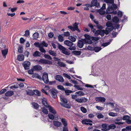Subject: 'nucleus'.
<instances>
[{
    "label": "nucleus",
    "instance_id": "nucleus-5",
    "mask_svg": "<svg viewBox=\"0 0 131 131\" xmlns=\"http://www.w3.org/2000/svg\"><path fill=\"white\" fill-rule=\"evenodd\" d=\"M38 63L40 64H52V61L43 59H40L39 60Z\"/></svg>",
    "mask_w": 131,
    "mask_h": 131
},
{
    "label": "nucleus",
    "instance_id": "nucleus-44",
    "mask_svg": "<svg viewBox=\"0 0 131 131\" xmlns=\"http://www.w3.org/2000/svg\"><path fill=\"white\" fill-rule=\"evenodd\" d=\"M98 11L99 12V14L101 15H103L105 14V12L103 10L100 9L98 10Z\"/></svg>",
    "mask_w": 131,
    "mask_h": 131
},
{
    "label": "nucleus",
    "instance_id": "nucleus-23",
    "mask_svg": "<svg viewBox=\"0 0 131 131\" xmlns=\"http://www.w3.org/2000/svg\"><path fill=\"white\" fill-rule=\"evenodd\" d=\"M8 52V49H6L2 50V53L4 58H6V56Z\"/></svg>",
    "mask_w": 131,
    "mask_h": 131
},
{
    "label": "nucleus",
    "instance_id": "nucleus-55",
    "mask_svg": "<svg viewBox=\"0 0 131 131\" xmlns=\"http://www.w3.org/2000/svg\"><path fill=\"white\" fill-rule=\"evenodd\" d=\"M39 50L42 53H45L46 52L45 50L44 49L42 46H41L39 48Z\"/></svg>",
    "mask_w": 131,
    "mask_h": 131
},
{
    "label": "nucleus",
    "instance_id": "nucleus-58",
    "mask_svg": "<svg viewBox=\"0 0 131 131\" xmlns=\"http://www.w3.org/2000/svg\"><path fill=\"white\" fill-rule=\"evenodd\" d=\"M41 46H42L44 47H47L48 46V44L45 41H43L41 43Z\"/></svg>",
    "mask_w": 131,
    "mask_h": 131
},
{
    "label": "nucleus",
    "instance_id": "nucleus-9",
    "mask_svg": "<svg viewBox=\"0 0 131 131\" xmlns=\"http://www.w3.org/2000/svg\"><path fill=\"white\" fill-rule=\"evenodd\" d=\"M30 62L28 61H26L23 63V65L25 70L28 69L30 68Z\"/></svg>",
    "mask_w": 131,
    "mask_h": 131
},
{
    "label": "nucleus",
    "instance_id": "nucleus-43",
    "mask_svg": "<svg viewBox=\"0 0 131 131\" xmlns=\"http://www.w3.org/2000/svg\"><path fill=\"white\" fill-rule=\"evenodd\" d=\"M42 112L45 114H47L48 113V110L45 108H43L41 109Z\"/></svg>",
    "mask_w": 131,
    "mask_h": 131
},
{
    "label": "nucleus",
    "instance_id": "nucleus-41",
    "mask_svg": "<svg viewBox=\"0 0 131 131\" xmlns=\"http://www.w3.org/2000/svg\"><path fill=\"white\" fill-rule=\"evenodd\" d=\"M113 21L114 22L117 23L119 21V19L117 17H115L113 19Z\"/></svg>",
    "mask_w": 131,
    "mask_h": 131
},
{
    "label": "nucleus",
    "instance_id": "nucleus-14",
    "mask_svg": "<svg viewBox=\"0 0 131 131\" xmlns=\"http://www.w3.org/2000/svg\"><path fill=\"white\" fill-rule=\"evenodd\" d=\"M100 35H101V37H103L105 34L106 35H107L109 34V32L108 30H100Z\"/></svg>",
    "mask_w": 131,
    "mask_h": 131
},
{
    "label": "nucleus",
    "instance_id": "nucleus-48",
    "mask_svg": "<svg viewBox=\"0 0 131 131\" xmlns=\"http://www.w3.org/2000/svg\"><path fill=\"white\" fill-rule=\"evenodd\" d=\"M108 126V125L105 124H103L101 125L102 127L107 130Z\"/></svg>",
    "mask_w": 131,
    "mask_h": 131
},
{
    "label": "nucleus",
    "instance_id": "nucleus-8",
    "mask_svg": "<svg viewBox=\"0 0 131 131\" xmlns=\"http://www.w3.org/2000/svg\"><path fill=\"white\" fill-rule=\"evenodd\" d=\"M49 91L53 98H55L57 97V94L58 92L56 90L54 89H50Z\"/></svg>",
    "mask_w": 131,
    "mask_h": 131
},
{
    "label": "nucleus",
    "instance_id": "nucleus-11",
    "mask_svg": "<svg viewBox=\"0 0 131 131\" xmlns=\"http://www.w3.org/2000/svg\"><path fill=\"white\" fill-rule=\"evenodd\" d=\"M91 4H92L93 7V6H95L97 8H100V3L98 2V1L97 0H92L91 2Z\"/></svg>",
    "mask_w": 131,
    "mask_h": 131
},
{
    "label": "nucleus",
    "instance_id": "nucleus-52",
    "mask_svg": "<svg viewBox=\"0 0 131 131\" xmlns=\"http://www.w3.org/2000/svg\"><path fill=\"white\" fill-rule=\"evenodd\" d=\"M105 2L107 3L112 4L114 3V0H104Z\"/></svg>",
    "mask_w": 131,
    "mask_h": 131
},
{
    "label": "nucleus",
    "instance_id": "nucleus-54",
    "mask_svg": "<svg viewBox=\"0 0 131 131\" xmlns=\"http://www.w3.org/2000/svg\"><path fill=\"white\" fill-rule=\"evenodd\" d=\"M73 53L75 55H79L81 54V52L79 51H75L73 52Z\"/></svg>",
    "mask_w": 131,
    "mask_h": 131
},
{
    "label": "nucleus",
    "instance_id": "nucleus-36",
    "mask_svg": "<svg viewBox=\"0 0 131 131\" xmlns=\"http://www.w3.org/2000/svg\"><path fill=\"white\" fill-rule=\"evenodd\" d=\"M39 36V34L37 32H35L34 33L33 35V37L34 39H36Z\"/></svg>",
    "mask_w": 131,
    "mask_h": 131
},
{
    "label": "nucleus",
    "instance_id": "nucleus-34",
    "mask_svg": "<svg viewBox=\"0 0 131 131\" xmlns=\"http://www.w3.org/2000/svg\"><path fill=\"white\" fill-rule=\"evenodd\" d=\"M63 36V34H62L61 35H59L58 36L59 41L60 42H62L64 40Z\"/></svg>",
    "mask_w": 131,
    "mask_h": 131
},
{
    "label": "nucleus",
    "instance_id": "nucleus-42",
    "mask_svg": "<svg viewBox=\"0 0 131 131\" xmlns=\"http://www.w3.org/2000/svg\"><path fill=\"white\" fill-rule=\"evenodd\" d=\"M60 100L62 102L64 103H67V101L66 99L63 97H61Z\"/></svg>",
    "mask_w": 131,
    "mask_h": 131
},
{
    "label": "nucleus",
    "instance_id": "nucleus-45",
    "mask_svg": "<svg viewBox=\"0 0 131 131\" xmlns=\"http://www.w3.org/2000/svg\"><path fill=\"white\" fill-rule=\"evenodd\" d=\"M130 118V117L128 115H124L122 118V119L123 120L127 121Z\"/></svg>",
    "mask_w": 131,
    "mask_h": 131
},
{
    "label": "nucleus",
    "instance_id": "nucleus-40",
    "mask_svg": "<svg viewBox=\"0 0 131 131\" xmlns=\"http://www.w3.org/2000/svg\"><path fill=\"white\" fill-rule=\"evenodd\" d=\"M33 107L34 108L37 109L38 108L39 106L36 103H33L32 104Z\"/></svg>",
    "mask_w": 131,
    "mask_h": 131
},
{
    "label": "nucleus",
    "instance_id": "nucleus-1",
    "mask_svg": "<svg viewBox=\"0 0 131 131\" xmlns=\"http://www.w3.org/2000/svg\"><path fill=\"white\" fill-rule=\"evenodd\" d=\"M117 7L116 5L115 4H112L111 7H108L106 10V12L108 14L112 13L114 15L117 14V11L116 10L117 8Z\"/></svg>",
    "mask_w": 131,
    "mask_h": 131
},
{
    "label": "nucleus",
    "instance_id": "nucleus-39",
    "mask_svg": "<svg viewBox=\"0 0 131 131\" xmlns=\"http://www.w3.org/2000/svg\"><path fill=\"white\" fill-rule=\"evenodd\" d=\"M95 30H94V31H93V32L94 34L96 36H98L99 35H100V30H96L95 29Z\"/></svg>",
    "mask_w": 131,
    "mask_h": 131
},
{
    "label": "nucleus",
    "instance_id": "nucleus-50",
    "mask_svg": "<svg viewBox=\"0 0 131 131\" xmlns=\"http://www.w3.org/2000/svg\"><path fill=\"white\" fill-rule=\"evenodd\" d=\"M88 26L91 28V31L93 32L95 30V29L94 28V27L91 24H89L88 25Z\"/></svg>",
    "mask_w": 131,
    "mask_h": 131
},
{
    "label": "nucleus",
    "instance_id": "nucleus-30",
    "mask_svg": "<svg viewBox=\"0 0 131 131\" xmlns=\"http://www.w3.org/2000/svg\"><path fill=\"white\" fill-rule=\"evenodd\" d=\"M93 49L95 52H97L100 51L102 48L100 47H93Z\"/></svg>",
    "mask_w": 131,
    "mask_h": 131
},
{
    "label": "nucleus",
    "instance_id": "nucleus-7",
    "mask_svg": "<svg viewBox=\"0 0 131 131\" xmlns=\"http://www.w3.org/2000/svg\"><path fill=\"white\" fill-rule=\"evenodd\" d=\"M41 79L45 83H48L49 82L48 74L46 73H44L42 75Z\"/></svg>",
    "mask_w": 131,
    "mask_h": 131
},
{
    "label": "nucleus",
    "instance_id": "nucleus-57",
    "mask_svg": "<svg viewBox=\"0 0 131 131\" xmlns=\"http://www.w3.org/2000/svg\"><path fill=\"white\" fill-rule=\"evenodd\" d=\"M23 48L22 47H19L18 48V52L20 53H23Z\"/></svg>",
    "mask_w": 131,
    "mask_h": 131
},
{
    "label": "nucleus",
    "instance_id": "nucleus-19",
    "mask_svg": "<svg viewBox=\"0 0 131 131\" xmlns=\"http://www.w3.org/2000/svg\"><path fill=\"white\" fill-rule=\"evenodd\" d=\"M42 102L43 105L45 106L47 108L49 106H50L47 102V99L43 97L42 99Z\"/></svg>",
    "mask_w": 131,
    "mask_h": 131
},
{
    "label": "nucleus",
    "instance_id": "nucleus-51",
    "mask_svg": "<svg viewBox=\"0 0 131 131\" xmlns=\"http://www.w3.org/2000/svg\"><path fill=\"white\" fill-rule=\"evenodd\" d=\"M80 109L82 112L84 113H85L87 112L86 109L83 107H81Z\"/></svg>",
    "mask_w": 131,
    "mask_h": 131
},
{
    "label": "nucleus",
    "instance_id": "nucleus-16",
    "mask_svg": "<svg viewBox=\"0 0 131 131\" xmlns=\"http://www.w3.org/2000/svg\"><path fill=\"white\" fill-rule=\"evenodd\" d=\"M122 119V117H119L118 118H117L115 119L114 120V122L115 124L118 125H122L123 124V122H118L117 121H121Z\"/></svg>",
    "mask_w": 131,
    "mask_h": 131
},
{
    "label": "nucleus",
    "instance_id": "nucleus-28",
    "mask_svg": "<svg viewBox=\"0 0 131 131\" xmlns=\"http://www.w3.org/2000/svg\"><path fill=\"white\" fill-rule=\"evenodd\" d=\"M61 121L62 122L64 126H66L67 125V122L66 119L64 118H62L61 119Z\"/></svg>",
    "mask_w": 131,
    "mask_h": 131
},
{
    "label": "nucleus",
    "instance_id": "nucleus-49",
    "mask_svg": "<svg viewBox=\"0 0 131 131\" xmlns=\"http://www.w3.org/2000/svg\"><path fill=\"white\" fill-rule=\"evenodd\" d=\"M18 87L19 86L18 84L17 83H16L14 85L11 86L10 87V88L11 89H13V88H18Z\"/></svg>",
    "mask_w": 131,
    "mask_h": 131
},
{
    "label": "nucleus",
    "instance_id": "nucleus-13",
    "mask_svg": "<svg viewBox=\"0 0 131 131\" xmlns=\"http://www.w3.org/2000/svg\"><path fill=\"white\" fill-rule=\"evenodd\" d=\"M91 39L92 41V44L93 46H95L98 43V40L99 39L98 37H91Z\"/></svg>",
    "mask_w": 131,
    "mask_h": 131
},
{
    "label": "nucleus",
    "instance_id": "nucleus-17",
    "mask_svg": "<svg viewBox=\"0 0 131 131\" xmlns=\"http://www.w3.org/2000/svg\"><path fill=\"white\" fill-rule=\"evenodd\" d=\"M55 79L56 80L61 82H63L64 81V79L62 76L60 75H56L55 77Z\"/></svg>",
    "mask_w": 131,
    "mask_h": 131
},
{
    "label": "nucleus",
    "instance_id": "nucleus-6",
    "mask_svg": "<svg viewBox=\"0 0 131 131\" xmlns=\"http://www.w3.org/2000/svg\"><path fill=\"white\" fill-rule=\"evenodd\" d=\"M106 26L107 27L106 29L108 30L109 32L112 30L114 28L112 24L110 21H108L106 23Z\"/></svg>",
    "mask_w": 131,
    "mask_h": 131
},
{
    "label": "nucleus",
    "instance_id": "nucleus-21",
    "mask_svg": "<svg viewBox=\"0 0 131 131\" xmlns=\"http://www.w3.org/2000/svg\"><path fill=\"white\" fill-rule=\"evenodd\" d=\"M48 108L49 111L50 112L54 114H56V111H55L54 109L52 106H49Z\"/></svg>",
    "mask_w": 131,
    "mask_h": 131
},
{
    "label": "nucleus",
    "instance_id": "nucleus-59",
    "mask_svg": "<svg viewBox=\"0 0 131 131\" xmlns=\"http://www.w3.org/2000/svg\"><path fill=\"white\" fill-rule=\"evenodd\" d=\"M57 88L58 89L61 90H64L65 89L61 85H58L57 86Z\"/></svg>",
    "mask_w": 131,
    "mask_h": 131
},
{
    "label": "nucleus",
    "instance_id": "nucleus-64",
    "mask_svg": "<svg viewBox=\"0 0 131 131\" xmlns=\"http://www.w3.org/2000/svg\"><path fill=\"white\" fill-rule=\"evenodd\" d=\"M48 36L50 38H52L54 36V34L53 32H50L48 34Z\"/></svg>",
    "mask_w": 131,
    "mask_h": 131
},
{
    "label": "nucleus",
    "instance_id": "nucleus-33",
    "mask_svg": "<svg viewBox=\"0 0 131 131\" xmlns=\"http://www.w3.org/2000/svg\"><path fill=\"white\" fill-rule=\"evenodd\" d=\"M68 39L71 41L72 42H75L76 40V38L71 36H69L68 37Z\"/></svg>",
    "mask_w": 131,
    "mask_h": 131
},
{
    "label": "nucleus",
    "instance_id": "nucleus-53",
    "mask_svg": "<svg viewBox=\"0 0 131 131\" xmlns=\"http://www.w3.org/2000/svg\"><path fill=\"white\" fill-rule=\"evenodd\" d=\"M97 117L99 119L102 118L104 117V116L101 113H98L97 115Z\"/></svg>",
    "mask_w": 131,
    "mask_h": 131
},
{
    "label": "nucleus",
    "instance_id": "nucleus-29",
    "mask_svg": "<svg viewBox=\"0 0 131 131\" xmlns=\"http://www.w3.org/2000/svg\"><path fill=\"white\" fill-rule=\"evenodd\" d=\"M75 94H76L77 96H83L84 94V93L82 91L76 92Z\"/></svg>",
    "mask_w": 131,
    "mask_h": 131
},
{
    "label": "nucleus",
    "instance_id": "nucleus-4",
    "mask_svg": "<svg viewBox=\"0 0 131 131\" xmlns=\"http://www.w3.org/2000/svg\"><path fill=\"white\" fill-rule=\"evenodd\" d=\"M58 48L63 53L67 55L70 54V53L67 50V49L65 47L59 43H58Z\"/></svg>",
    "mask_w": 131,
    "mask_h": 131
},
{
    "label": "nucleus",
    "instance_id": "nucleus-12",
    "mask_svg": "<svg viewBox=\"0 0 131 131\" xmlns=\"http://www.w3.org/2000/svg\"><path fill=\"white\" fill-rule=\"evenodd\" d=\"M56 118H55V119L56 120H58V118L57 117ZM53 123L54 125L58 127H60L61 125V123L57 121H54L53 122Z\"/></svg>",
    "mask_w": 131,
    "mask_h": 131
},
{
    "label": "nucleus",
    "instance_id": "nucleus-10",
    "mask_svg": "<svg viewBox=\"0 0 131 131\" xmlns=\"http://www.w3.org/2000/svg\"><path fill=\"white\" fill-rule=\"evenodd\" d=\"M92 121L89 119H85L82 121V123L83 124H84L86 125H89L91 126L92 125V123H90L92 122Z\"/></svg>",
    "mask_w": 131,
    "mask_h": 131
},
{
    "label": "nucleus",
    "instance_id": "nucleus-38",
    "mask_svg": "<svg viewBox=\"0 0 131 131\" xmlns=\"http://www.w3.org/2000/svg\"><path fill=\"white\" fill-rule=\"evenodd\" d=\"M49 53L52 56H57L56 53L54 51L52 50H49Z\"/></svg>",
    "mask_w": 131,
    "mask_h": 131
},
{
    "label": "nucleus",
    "instance_id": "nucleus-31",
    "mask_svg": "<svg viewBox=\"0 0 131 131\" xmlns=\"http://www.w3.org/2000/svg\"><path fill=\"white\" fill-rule=\"evenodd\" d=\"M57 64L58 66L61 67H65L66 66V65L63 62L58 61L57 63Z\"/></svg>",
    "mask_w": 131,
    "mask_h": 131
},
{
    "label": "nucleus",
    "instance_id": "nucleus-47",
    "mask_svg": "<svg viewBox=\"0 0 131 131\" xmlns=\"http://www.w3.org/2000/svg\"><path fill=\"white\" fill-rule=\"evenodd\" d=\"M44 57L45 58L49 60H51L52 59L51 57L48 54H45Z\"/></svg>",
    "mask_w": 131,
    "mask_h": 131
},
{
    "label": "nucleus",
    "instance_id": "nucleus-18",
    "mask_svg": "<svg viewBox=\"0 0 131 131\" xmlns=\"http://www.w3.org/2000/svg\"><path fill=\"white\" fill-rule=\"evenodd\" d=\"M42 67L39 65H37L34 66L33 67V69L35 71H39L41 70L42 69Z\"/></svg>",
    "mask_w": 131,
    "mask_h": 131
},
{
    "label": "nucleus",
    "instance_id": "nucleus-2",
    "mask_svg": "<svg viewBox=\"0 0 131 131\" xmlns=\"http://www.w3.org/2000/svg\"><path fill=\"white\" fill-rule=\"evenodd\" d=\"M64 44L67 46L69 47L68 49L70 50H74L76 47L74 44L72 42L68 40H66L64 41Z\"/></svg>",
    "mask_w": 131,
    "mask_h": 131
},
{
    "label": "nucleus",
    "instance_id": "nucleus-46",
    "mask_svg": "<svg viewBox=\"0 0 131 131\" xmlns=\"http://www.w3.org/2000/svg\"><path fill=\"white\" fill-rule=\"evenodd\" d=\"M70 32L68 31H67L66 32H64V34H63V35L65 37H69V36H70Z\"/></svg>",
    "mask_w": 131,
    "mask_h": 131
},
{
    "label": "nucleus",
    "instance_id": "nucleus-61",
    "mask_svg": "<svg viewBox=\"0 0 131 131\" xmlns=\"http://www.w3.org/2000/svg\"><path fill=\"white\" fill-rule=\"evenodd\" d=\"M4 119H5L6 120L7 118V117L6 115L3 114L1 115H0V118L3 119L4 118Z\"/></svg>",
    "mask_w": 131,
    "mask_h": 131
},
{
    "label": "nucleus",
    "instance_id": "nucleus-32",
    "mask_svg": "<svg viewBox=\"0 0 131 131\" xmlns=\"http://www.w3.org/2000/svg\"><path fill=\"white\" fill-rule=\"evenodd\" d=\"M91 74L92 75L94 76H100V72L99 71L94 72H91Z\"/></svg>",
    "mask_w": 131,
    "mask_h": 131
},
{
    "label": "nucleus",
    "instance_id": "nucleus-63",
    "mask_svg": "<svg viewBox=\"0 0 131 131\" xmlns=\"http://www.w3.org/2000/svg\"><path fill=\"white\" fill-rule=\"evenodd\" d=\"M48 116L49 118L53 120L54 119V116L52 114H48Z\"/></svg>",
    "mask_w": 131,
    "mask_h": 131
},
{
    "label": "nucleus",
    "instance_id": "nucleus-15",
    "mask_svg": "<svg viewBox=\"0 0 131 131\" xmlns=\"http://www.w3.org/2000/svg\"><path fill=\"white\" fill-rule=\"evenodd\" d=\"M96 101L99 102H104L105 101V99L103 97H99L95 98Z\"/></svg>",
    "mask_w": 131,
    "mask_h": 131
},
{
    "label": "nucleus",
    "instance_id": "nucleus-20",
    "mask_svg": "<svg viewBox=\"0 0 131 131\" xmlns=\"http://www.w3.org/2000/svg\"><path fill=\"white\" fill-rule=\"evenodd\" d=\"M84 43L83 40H79L77 42V45L79 48H82L83 46Z\"/></svg>",
    "mask_w": 131,
    "mask_h": 131
},
{
    "label": "nucleus",
    "instance_id": "nucleus-35",
    "mask_svg": "<svg viewBox=\"0 0 131 131\" xmlns=\"http://www.w3.org/2000/svg\"><path fill=\"white\" fill-rule=\"evenodd\" d=\"M34 94L38 96H40V93L38 90H33Z\"/></svg>",
    "mask_w": 131,
    "mask_h": 131
},
{
    "label": "nucleus",
    "instance_id": "nucleus-56",
    "mask_svg": "<svg viewBox=\"0 0 131 131\" xmlns=\"http://www.w3.org/2000/svg\"><path fill=\"white\" fill-rule=\"evenodd\" d=\"M74 87L78 90H83V89L81 88L80 85H75Z\"/></svg>",
    "mask_w": 131,
    "mask_h": 131
},
{
    "label": "nucleus",
    "instance_id": "nucleus-26",
    "mask_svg": "<svg viewBox=\"0 0 131 131\" xmlns=\"http://www.w3.org/2000/svg\"><path fill=\"white\" fill-rule=\"evenodd\" d=\"M116 126L114 124H111L110 125H108L107 130H108L110 129H114L116 128Z\"/></svg>",
    "mask_w": 131,
    "mask_h": 131
},
{
    "label": "nucleus",
    "instance_id": "nucleus-22",
    "mask_svg": "<svg viewBox=\"0 0 131 131\" xmlns=\"http://www.w3.org/2000/svg\"><path fill=\"white\" fill-rule=\"evenodd\" d=\"M41 53L38 51H36L34 52L32 54V56L34 57H40L41 55Z\"/></svg>",
    "mask_w": 131,
    "mask_h": 131
},
{
    "label": "nucleus",
    "instance_id": "nucleus-3",
    "mask_svg": "<svg viewBox=\"0 0 131 131\" xmlns=\"http://www.w3.org/2000/svg\"><path fill=\"white\" fill-rule=\"evenodd\" d=\"M79 24V23L75 22L74 24H73V26H68V28L71 29L72 31H75L76 30L78 32H80L81 31L78 28V26Z\"/></svg>",
    "mask_w": 131,
    "mask_h": 131
},
{
    "label": "nucleus",
    "instance_id": "nucleus-24",
    "mask_svg": "<svg viewBox=\"0 0 131 131\" xmlns=\"http://www.w3.org/2000/svg\"><path fill=\"white\" fill-rule=\"evenodd\" d=\"M26 94L27 95L30 96L33 95L34 94V92L31 90H28L26 91Z\"/></svg>",
    "mask_w": 131,
    "mask_h": 131
},
{
    "label": "nucleus",
    "instance_id": "nucleus-60",
    "mask_svg": "<svg viewBox=\"0 0 131 131\" xmlns=\"http://www.w3.org/2000/svg\"><path fill=\"white\" fill-rule=\"evenodd\" d=\"M82 103H85L88 101V99H87L85 98L84 97H81Z\"/></svg>",
    "mask_w": 131,
    "mask_h": 131
},
{
    "label": "nucleus",
    "instance_id": "nucleus-27",
    "mask_svg": "<svg viewBox=\"0 0 131 131\" xmlns=\"http://www.w3.org/2000/svg\"><path fill=\"white\" fill-rule=\"evenodd\" d=\"M24 56L23 54H20L18 56L17 59L19 61H22L24 60Z\"/></svg>",
    "mask_w": 131,
    "mask_h": 131
},
{
    "label": "nucleus",
    "instance_id": "nucleus-62",
    "mask_svg": "<svg viewBox=\"0 0 131 131\" xmlns=\"http://www.w3.org/2000/svg\"><path fill=\"white\" fill-rule=\"evenodd\" d=\"M110 43V42H109L103 43L102 44L101 46L103 47H105L109 45Z\"/></svg>",
    "mask_w": 131,
    "mask_h": 131
},
{
    "label": "nucleus",
    "instance_id": "nucleus-25",
    "mask_svg": "<svg viewBox=\"0 0 131 131\" xmlns=\"http://www.w3.org/2000/svg\"><path fill=\"white\" fill-rule=\"evenodd\" d=\"M14 93L12 91H8L5 93V95L7 96H10L14 94Z\"/></svg>",
    "mask_w": 131,
    "mask_h": 131
},
{
    "label": "nucleus",
    "instance_id": "nucleus-37",
    "mask_svg": "<svg viewBox=\"0 0 131 131\" xmlns=\"http://www.w3.org/2000/svg\"><path fill=\"white\" fill-rule=\"evenodd\" d=\"M33 76L34 77L37 78L38 79H41L42 78L39 74L37 73H35L33 74Z\"/></svg>",
    "mask_w": 131,
    "mask_h": 131
}]
</instances>
